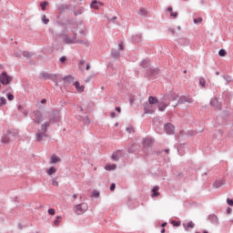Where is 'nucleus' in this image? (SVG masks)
Wrapping results in <instances>:
<instances>
[{"label":"nucleus","mask_w":233,"mask_h":233,"mask_svg":"<svg viewBox=\"0 0 233 233\" xmlns=\"http://www.w3.org/2000/svg\"><path fill=\"white\" fill-rule=\"evenodd\" d=\"M63 36H64V42L66 43V45H76V43H78L80 45H85V41L81 39H77V33H74V35L72 38H70L66 34H64Z\"/></svg>","instance_id":"1"},{"label":"nucleus","mask_w":233,"mask_h":233,"mask_svg":"<svg viewBox=\"0 0 233 233\" xmlns=\"http://www.w3.org/2000/svg\"><path fill=\"white\" fill-rule=\"evenodd\" d=\"M10 136H12V137H17V130H8L7 133L2 137V143H4V145H8V143L12 141L13 138H11Z\"/></svg>","instance_id":"2"},{"label":"nucleus","mask_w":233,"mask_h":233,"mask_svg":"<svg viewBox=\"0 0 233 233\" xmlns=\"http://www.w3.org/2000/svg\"><path fill=\"white\" fill-rule=\"evenodd\" d=\"M12 81H14V77L8 76V73H6V71L2 72V74L0 75V83H2L4 86H6V85H10Z\"/></svg>","instance_id":"3"},{"label":"nucleus","mask_w":233,"mask_h":233,"mask_svg":"<svg viewBox=\"0 0 233 233\" xmlns=\"http://www.w3.org/2000/svg\"><path fill=\"white\" fill-rule=\"evenodd\" d=\"M86 210H88V205L86 203H80L75 206V212L77 216L85 214Z\"/></svg>","instance_id":"4"},{"label":"nucleus","mask_w":233,"mask_h":233,"mask_svg":"<svg viewBox=\"0 0 233 233\" xmlns=\"http://www.w3.org/2000/svg\"><path fill=\"white\" fill-rule=\"evenodd\" d=\"M59 119H61V110L59 109H55L53 111H51L50 114V123H57L59 121Z\"/></svg>","instance_id":"5"},{"label":"nucleus","mask_w":233,"mask_h":233,"mask_svg":"<svg viewBox=\"0 0 233 233\" xmlns=\"http://www.w3.org/2000/svg\"><path fill=\"white\" fill-rule=\"evenodd\" d=\"M160 72L161 70H159V68L157 67L156 68L149 67L148 69H147L146 77H147V79H152V77H156L157 76H159Z\"/></svg>","instance_id":"6"},{"label":"nucleus","mask_w":233,"mask_h":233,"mask_svg":"<svg viewBox=\"0 0 233 233\" xmlns=\"http://www.w3.org/2000/svg\"><path fill=\"white\" fill-rule=\"evenodd\" d=\"M185 103H194V99L182 96L178 98L177 104H173L172 106L176 107L177 105H185Z\"/></svg>","instance_id":"7"},{"label":"nucleus","mask_w":233,"mask_h":233,"mask_svg":"<svg viewBox=\"0 0 233 233\" xmlns=\"http://www.w3.org/2000/svg\"><path fill=\"white\" fill-rule=\"evenodd\" d=\"M34 123H36L37 125H41L43 122V114L39 110L34 111Z\"/></svg>","instance_id":"8"},{"label":"nucleus","mask_w":233,"mask_h":233,"mask_svg":"<svg viewBox=\"0 0 233 233\" xmlns=\"http://www.w3.org/2000/svg\"><path fill=\"white\" fill-rule=\"evenodd\" d=\"M70 5H66V4H59L56 5V10H58L59 14H65V12H66V10H70Z\"/></svg>","instance_id":"9"},{"label":"nucleus","mask_w":233,"mask_h":233,"mask_svg":"<svg viewBox=\"0 0 233 233\" xmlns=\"http://www.w3.org/2000/svg\"><path fill=\"white\" fill-rule=\"evenodd\" d=\"M210 106H214L215 108H217V110H221V108H222V105L219 102V100L218 99V97L211 98Z\"/></svg>","instance_id":"10"},{"label":"nucleus","mask_w":233,"mask_h":233,"mask_svg":"<svg viewBox=\"0 0 233 233\" xmlns=\"http://www.w3.org/2000/svg\"><path fill=\"white\" fill-rule=\"evenodd\" d=\"M164 128L166 133L169 136H172V134H174V130H176V127H174V125H172L171 123L166 124Z\"/></svg>","instance_id":"11"},{"label":"nucleus","mask_w":233,"mask_h":233,"mask_svg":"<svg viewBox=\"0 0 233 233\" xmlns=\"http://www.w3.org/2000/svg\"><path fill=\"white\" fill-rule=\"evenodd\" d=\"M180 46H188L190 45V39L187 37H181L176 40Z\"/></svg>","instance_id":"12"},{"label":"nucleus","mask_w":233,"mask_h":233,"mask_svg":"<svg viewBox=\"0 0 233 233\" xmlns=\"http://www.w3.org/2000/svg\"><path fill=\"white\" fill-rule=\"evenodd\" d=\"M56 77L57 76L56 75H52L45 72L40 74V79H52L54 81L56 79Z\"/></svg>","instance_id":"13"},{"label":"nucleus","mask_w":233,"mask_h":233,"mask_svg":"<svg viewBox=\"0 0 233 233\" xmlns=\"http://www.w3.org/2000/svg\"><path fill=\"white\" fill-rule=\"evenodd\" d=\"M177 97H179V96H177V95H176V93H172V92H168L165 96V99H167L168 101H177Z\"/></svg>","instance_id":"14"},{"label":"nucleus","mask_w":233,"mask_h":233,"mask_svg":"<svg viewBox=\"0 0 233 233\" xmlns=\"http://www.w3.org/2000/svg\"><path fill=\"white\" fill-rule=\"evenodd\" d=\"M152 108V105L149 103H146L144 104V112L145 114H154V110L151 109Z\"/></svg>","instance_id":"15"},{"label":"nucleus","mask_w":233,"mask_h":233,"mask_svg":"<svg viewBox=\"0 0 233 233\" xmlns=\"http://www.w3.org/2000/svg\"><path fill=\"white\" fill-rule=\"evenodd\" d=\"M208 219L211 221L214 225H219V218H218V216H216V214L209 215L208 217Z\"/></svg>","instance_id":"16"},{"label":"nucleus","mask_w":233,"mask_h":233,"mask_svg":"<svg viewBox=\"0 0 233 233\" xmlns=\"http://www.w3.org/2000/svg\"><path fill=\"white\" fill-rule=\"evenodd\" d=\"M74 86L76 87V91L81 94L83 92H85V86H81L79 84V81H76L74 84Z\"/></svg>","instance_id":"17"},{"label":"nucleus","mask_w":233,"mask_h":233,"mask_svg":"<svg viewBox=\"0 0 233 233\" xmlns=\"http://www.w3.org/2000/svg\"><path fill=\"white\" fill-rule=\"evenodd\" d=\"M159 187L157 186H155L151 190V198H159Z\"/></svg>","instance_id":"18"},{"label":"nucleus","mask_w":233,"mask_h":233,"mask_svg":"<svg viewBox=\"0 0 233 233\" xmlns=\"http://www.w3.org/2000/svg\"><path fill=\"white\" fill-rule=\"evenodd\" d=\"M183 227L185 228V230L187 232L190 231V228H194V227H196V224H194V222L192 220H190L189 222H187V224H183Z\"/></svg>","instance_id":"19"},{"label":"nucleus","mask_w":233,"mask_h":233,"mask_svg":"<svg viewBox=\"0 0 233 233\" xmlns=\"http://www.w3.org/2000/svg\"><path fill=\"white\" fill-rule=\"evenodd\" d=\"M74 76H72L71 75H68L67 76H65L63 78V81L65 83V85H70V83H74Z\"/></svg>","instance_id":"20"},{"label":"nucleus","mask_w":233,"mask_h":233,"mask_svg":"<svg viewBox=\"0 0 233 233\" xmlns=\"http://www.w3.org/2000/svg\"><path fill=\"white\" fill-rule=\"evenodd\" d=\"M121 53L117 49H111V56L114 59H119Z\"/></svg>","instance_id":"21"},{"label":"nucleus","mask_w":233,"mask_h":233,"mask_svg":"<svg viewBox=\"0 0 233 233\" xmlns=\"http://www.w3.org/2000/svg\"><path fill=\"white\" fill-rule=\"evenodd\" d=\"M56 163H61V158L56 155L51 157L50 164L56 165Z\"/></svg>","instance_id":"22"},{"label":"nucleus","mask_w":233,"mask_h":233,"mask_svg":"<svg viewBox=\"0 0 233 233\" xmlns=\"http://www.w3.org/2000/svg\"><path fill=\"white\" fill-rule=\"evenodd\" d=\"M167 106H168V104H167V102H159L158 103V110L160 112H165V108H167Z\"/></svg>","instance_id":"23"},{"label":"nucleus","mask_w":233,"mask_h":233,"mask_svg":"<svg viewBox=\"0 0 233 233\" xmlns=\"http://www.w3.org/2000/svg\"><path fill=\"white\" fill-rule=\"evenodd\" d=\"M118 154H121V150H116V152H114L111 156V159H113V161H119Z\"/></svg>","instance_id":"24"},{"label":"nucleus","mask_w":233,"mask_h":233,"mask_svg":"<svg viewBox=\"0 0 233 233\" xmlns=\"http://www.w3.org/2000/svg\"><path fill=\"white\" fill-rule=\"evenodd\" d=\"M43 137H46V134L41 133L40 130L36 133V141L41 142L43 141Z\"/></svg>","instance_id":"25"},{"label":"nucleus","mask_w":233,"mask_h":233,"mask_svg":"<svg viewBox=\"0 0 233 233\" xmlns=\"http://www.w3.org/2000/svg\"><path fill=\"white\" fill-rule=\"evenodd\" d=\"M223 185H225V181L223 180H217L213 183V187L215 188H220V187H223Z\"/></svg>","instance_id":"26"},{"label":"nucleus","mask_w":233,"mask_h":233,"mask_svg":"<svg viewBox=\"0 0 233 233\" xmlns=\"http://www.w3.org/2000/svg\"><path fill=\"white\" fill-rule=\"evenodd\" d=\"M148 103L149 105H157V103H159V100H157V97L156 96H149Z\"/></svg>","instance_id":"27"},{"label":"nucleus","mask_w":233,"mask_h":233,"mask_svg":"<svg viewBox=\"0 0 233 233\" xmlns=\"http://www.w3.org/2000/svg\"><path fill=\"white\" fill-rule=\"evenodd\" d=\"M140 66H142V68H145V70H146V72H147V70H148V68H150V64H148V61L143 60V61L140 63Z\"/></svg>","instance_id":"28"},{"label":"nucleus","mask_w":233,"mask_h":233,"mask_svg":"<svg viewBox=\"0 0 233 233\" xmlns=\"http://www.w3.org/2000/svg\"><path fill=\"white\" fill-rule=\"evenodd\" d=\"M152 145H154V140H152V138H147L144 140L145 147H152Z\"/></svg>","instance_id":"29"},{"label":"nucleus","mask_w":233,"mask_h":233,"mask_svg":"<svg viewBox=\"0 0 233 233\" xmlns=\"http://www.w3.org/2000/svg\"><path fill=\"white\" fill-rule=\"evenodd\" d=\"M90 8H93V10H99V5H97V0H93L91 2Z\"/></svg>","instance_id":"30"},{"label":"nucleus","mask_w":233,"mask_h":233,"mask_svg":"<svg viewBox=\"0 0 233 233\" xmlns=\"http://www.w3.org/2000/svg\"><path fill=\"white\" fill-rule=\"evenodd\" d=\"M56 172H57V169L54 167H51L46 170L47 176H52L53 174H56Z\"/></svg>","instance_id":"31"},{"label":"nucleus","mask_w":233,"mask_h":233,"mask_svg":"<svg viewBox=\"0 0 233 233\" xmlns=\"http://www.w3.org/2000/svg\"><path fill=\"white\" fill-rule=\"evenodd\" d=\"M106 170H116V168H117V165L116 164H113V165H110V164H107L106 167H105Z\"/></svg>","instance_id":"32"},{"label":"nucleus","mask_w":233,"mask_h":233,"mask_svg":"<svg viewBox=\"0 0 233 233\" xmlns=\"http://www.w3.org/2000/svg\"><path fill=\"white\" fill-rule=\"evenodd\" d=\"M85 12V7H80L77 11H74L73 14L76 17V15H81Z\"/></svg>","instance_id":"33"},{"label":"nucleus","mask_w":233,"mask_h":233,"mask_svg":"<svg viewBox=\"0 0 233 233\" xmlns=\"http://www.w3.org/2000/svg\"><path fill=\"white\" fill-rule=\"evenodd\" d=\"M40 6H41V9L43 10V12H45V10H46V6H48V1H44V2L40 3Z\"/></svg>","instance_id":"34"},{"label":"nucleus","mask_w":233,"mask_h":233,"mask_svg":"<svg viewBox=\"0 0 233 233\" xmlns=\"http://www.w3.org/2000/svg\"><path fill=\"white\" fill-rule=\"evenodd\" d=\"M199 85H200V86H202V88H205V86L207 85V81L205 80L204 77L199 78Z\"/></svg>","instance_id":"35"},{"label":"nucleus","mask_w":233,"mask_h":233,"mask_svg":"<svg viewBox=\"0 0 233 233\" xmlns=\"http://www.w3.org/2000/svg\"><path fill=\"white\" fill-rule=\"evenodd\" d=\"M42 23L44 25H48V23H50V19L46 18V15H42Z\"/></svg>","instance_id":"36"},{"label":"nucleus","mask_w":233,"mask_h":233,"mask_svg":"<svg viewBox=\"0 0 233 233\" xmlns=\"http://www.w3.org/2000/svg\"><path fill=\"white\" fill-rule=\"evenodd\" d=\"M218 56H219L220 57H225V56H227V50H225L224 48L220 49V50L218 51Z\"/></svg>","instance_id":"37"},{"label":"nucleus","mask_w":233,"mask_h":233,"mask_svg":"<svg viewBox=\"0 0 233 233\" xmlns=\"http://www.w3.org/2000/svg\"><path fill=\"white\" fill-rule=\"evenodd\" d=\"M63 219L62 216H56V219L54 221L56 227H59V220Z\"/></svg>","instance_id":"38"},{"label":"nucleus","mask_w":233,"mask_h":233,"mask_svg":"<svg viewBox=\"0 0 233 233\" xmlns=\"http://www.w3.org/2000/svg\"><path fill=\"white\" fill-rule=\"evenodd\" d=\"M171 225H173V227H181V221L172 220Z\"/></svg>","instance_id":"39"},{"label":"nucleus","mask_w":233,"mask_h":233,"mask_svg":"<svg viewBox=\"0 0 233 233\" xmlns=\"http://www.w3.org/2000/svg\"><path fill=\"white\" fill-rule=\"evenodd\" d=\"M139 15H147V14H148V12H147V9L145 8H141L138 12Z\"/></svg>","instance_id":"40"},{"label":"nucleus","mask_w":233,"mask_h":233,"mask_svg":"<svg viewBox=\"0 0 233 233\" xmlns=\"http://www.w3.org/2000/svg\"><path fill=\"white\" fill-rule=\"evenodd\" d=\"M99 196H100L99 191L94 190V191L92 192L91 198H99Z\"/></svg>","instance_id":"41"},{"label":"nucleus","mask_w":233,"mask_h":233,"mask_svg":"<svg viewBox=\"0 0 233 233\" xmlns=\"http://www.w3.org/2000/svg\"><path fill=\"white\" fill-rule=\"evenodd\" d=\"M6 105V98L5 96L0 97V106Z\"/></svg>","instance_id":"42"},{"label":"nucleus","mask_w":233,"mask_h":233,"mask_svg":"<svg viewBox=\"0 0 233 233\" xmlns=\"http://www.w3.org/2000/svg\"><path fill=\"white\" fill-rule=\"evenodd\" d=\"M47 212H48L49 216H56V209H54V208H49L47 210Z\"/></svg>","instance_id":"43"},{"label":"nucleus","mask_w":233,"mask_h":233,"mask_svg":"<svg viewBox=\"0 0 233 233\" xmlns=\"http://www.w3.org/2000/svg\"><path fill=\"white\" fill-rule=\"evenodd\" d=\"M6 97H7V99H8V101H14V95H13V94L8 93V94L6 95Z\"/></svg>","instance_id":"44"},{"label":"nucleus","mask_w":233,"mask_h":233,"mask_svg":"<svg viewBox=\"0 0 233 233\" xmlns=\"http://www.w3.org/2000/svg\"><path fill=\"white\" fill-rule=\"evenodd\" d=\"M60 63H62V65H65V63H66V56H63L59 58Z\"/></svg>","instance_id":"45"},{"label":"nucleus","mask_w":233,"mask_h":233,"mask_svg":"<svg viewBox=\"0 0 233 233\" xmlns=\"http://www.w3.org/2000/svg\"><path fill=\"white\" fill-rule=\"evenodd\" d=\"M23 56L24 57H26L27 59H29V57H31L32 55H30L28 51H24Z\"/></svg>","instance_id":"46"},{"label":"nucleus","mask_w":233,"mask_h":233,"mask_svg":"<svg viewBox=\"0 0 233 233\" xmlns=\"http://www.w3.org/2000/svg\"><path fill=\"white\" fill-rule=\"evenodd\" d=\"M202 21H203V18H201V17H198V18H195V19H194L195 25H198V23H201Z\"/></svg>","instance_id":"47"},{"label":"nucleus","mask_w":233,"mask_h":233,"mask_svg":"<svg viewBox=\"0 0 233 233\" xmlns=\"http://www.w3.org/2000/svg\"><path fill=\"white\" fill-rule=\"evenodd\" d=\"M41 130H42L43 134H46V132H48V128L46 127L44 125L41 126Z\"/></svg>","instance_id":"48"},{"label":"nucleus","mask_w":233,"mask_h":233,"mask_svg":"<svg viewBox=\"0 0 233 233\" xmlns=\"http://www.w3.org/2000/svg\"><path fill=\"white\" fill-rule=\"evenodd\" d=\"M227 203L229 207H233V199L227 198Z\"/></svg>","instance_id":"49"},{"label":"nucleus","mask_w":233,"mask_h":233,"mask_svg":"<svg viewBox=\"0 0 233 233\" xmlns=\"http://www.w3.org/2000/svg\"><path fill=\"white\" fill-rule=\"evenodd\" d=\"M177 15H178L177 12H175V13L173 12L170 14V17H173V19H176L177 17Z\"/></svg>","instance_id":"50"},{"label":"nucleus","mask_w":233,"mask_h":233,"mask_svg":"<svg viewBox=\"0 0 233 233\" xmlns=\"http://www.w3.org/2000/svg\"><path fill=\"white\" fill-rule=\"evenodd\" d=\"M126 130L128 132V134H132V132H134V127H127Z\"/></svg>","instance_id":"51"},{"label":"nucleus","mask_w":233,"mask_h":233,"mask_svg":"<svg viewBox=\"0 0 233 233\" xmlns=\"http://www.w3.org/2000/svg\"><path fill=\"white\" fill-rule=\"evenodd\" d=\"M109 189L111 190V192H114L116 190V183H112Z\"/></svg>","instance_id":"52"},{"label":"nucleus","mask_w":233,"mask_h":233,"mask_svg":"<svg viewBox=\"0 0 233 233\" xmlns=\"http://www.w3.org/2000/svg\"><path fill=\"white\" fill-rule=\"evenodd\" d=\"M224 79L227 81L226 85H228V83H230V81H232V79L230 78V76H223Z\"/></svg>","instance_id":"53"},{"label":"nucleus","mask_w":233,"mask_h":233,"mask_svg":"<svg viewBox=\"0 0 233 233\" xmlns=\"http://www.w3.org/2000/svg\"><path fill=\"white\" fill-rule=\"evenodd\" d=\"M43 125L45 126L46 128H48V127H50V125H52V122H50V120H49Z\"/></svg>","instance_id":"54"},{"label":"nucleus","mask_w":233,"mask_h":233,"mask_svg":"<svg viewBox=\"0 0 233 233\" xmlns=\"http://www.w3.org/2000/svg\"><path fill=\"white\" fill-rule=\"evenodd\" d=\"M117 19V16H113L112 18H108L109 23H114Z\"/></svg>","instance_id":"55"},{"label":"nucleus","mask_w":233,"mask_h":233,"mask_svg":"<svg viewBox=\"0 0 233 233\" xmlns=\"http://www.w3.org/2000/svg\"><path fill=\"white\" fill-rule=\"evenodd\" d=\"M167 32H170L171 34H176V29L175 28H172V27H170V28H168V30H167Z\"/></svg>","instance_id":"56"},{"label":"nucleus","mask_w":233,"mask_h":233,"mask_svg":"<svg viewBox=\"0 0 233 233\" xmlns=\"http://www.w3.org/2000/svg\"><path fill=\"white\" fill-rule=\"evenodd\" d=\"M52 185H53L54 187H59V182H57V181H56V180L53 179Z\"/></svg>","instance_id":"57"},{"label":"nucleus","mask_w":233,"mask_h":233,"mask_svg":"<svg viewBox=\"0 0 233 233\" xmlns=\"http://www.w3.org/2000/svg\"><path fill=\"white\" fill-rule=\"evenodd\" d=\"M85 125H90V118L88 116L86 117Z\"/></svg>","instance_id":"58"},{"label":"nucleus","mask_w":233,"mask_h":233,"mask_svg":"<svg viewBox=\"0 0 233 233\" xmlns=\"http://www.w3.org/2000/svg\"><path fill=\"white\" fill-rule=\"evenodd\" d=\"M167 10V12H169V14L174 12L173 11L174 9L172 8V6H168Z\"/></svg>","instance_id":"59"},{"label":"nucleus","mask_w":233,"mask_h":233,"mask_svg":"<svg viewBox=\"0 0 233 233\" xmlns=\"http://www.w3.org/2000/svg\"><path fill=\"white\" fill-rule=\"evenodd\" d=\"M115 110H116L118 114H121V107L116 106Z\"/></svg>","instance_id":"60"},{"label":"nucleus","mask_w":233,"mask_h":233,"mask_svg":"<svg viewBox=\"0 0 233 233\" xmlns=\"http://www.w3.org/2000/svg\"><path fill=\"white\" fill-rule=\"evenodd\" d=\"M119 50H125V46H123V44H119Z\"/></svg>","instance_id":"61"},{"label":"nucleus","mask_w":233,"mask_h":233,"mask_svg":"<svg viewBox=\"0 0 233 233\" xmlns=\"http://www.w3.org/2000/svg\"><path fill=\"white\" fill-rule=\"evenodd\" d=\"M227 214H232V208H227Z\"/></svg>","instance_id":"62"},{"label":"nucleus","mask_w":233,"mask_h":233,"mask_svg":"<svg viewBox=\"0 0 233 233\" xmlns=\"http://www.w3.org/2000/svg\"><path fill=\"white\" fill-rule=\"evenodd\" d=\"M167 225H168V223L167 222H164L160 225V227H162V228H165V227H167Z\"/></svg>","instance_id":"63"},{"label":"nucleus","mask_w":233,"mask_h":233,"mask_svg":"<svg viewBox=\"0 0 233 233\" xmlns=\"http://www.w3.org/2000/svg\"><path fill=\"white\" fill-rule=\"evenodd\" d=\"M110 116H111V117L114 118V117H116V112H111Z\"/></svg>","instance_id":"64"}]
</instances>
